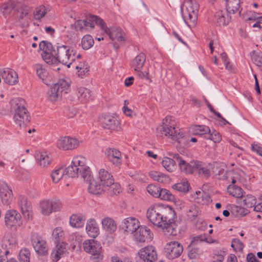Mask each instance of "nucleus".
<instances>
[{
  "instance_id": "f257e3e1",
  "label": "nucleus",
  "mask_w": 262,
  "mask_h": 262,
  "mask_svg": "<svg viewBox=\"0 0 262 262\" xmlns=\"http://www.w3.org/2000/svg\"><path fill=\"white\" fill-rule=\"evenodd\" d=\"M175 212L167 211L162 206L157 204L151 206L147 211V217L153 225L162 228L164 232L169 235L177 234V225L174 221Z\"/></svg>"
},
{
  "instance_id": "f03ea898",
  "label": "nucleus",
  "mask_w": 262,
  "mask_h": 262,
  "mask_svg": "<svg viewBox=\"0 0 262 262\" xmlns=\"http://www.w3.org/2000/svg\"><path fill=\"white\" fill-rule=\"evenodd\" d=\"M66 174L72 178L80 177L83 180H90L91 171L86 165V160L82 156H75L70 165L66 168Z\"/></svg>"
},
{
  "instance_id": "7ed1b4c3",
  "label": "nucleus",
  "mask_w": 262,
  "mask_h": 262,
  "mask_svg": "<svg viewBox=\"0 0 262 262\" xmlns=\"http://www.w3.org/2000/svg\"><path fill=\"white\" fill-rule=\"evenodd\" d=\"M10 103L11 108L14 111V122L20 127L26 126L30 122V117L25 107V100L21 98H15Z\"/></svg>"
},
{
  "instance_id": "20e7f679",
  "label": "nucleus",
  "mask_w": 262,
  "mask_h": 262,
  "mask_svg": "<svg viewBox=\"0 0 262 262\" xmlns=\"http://www.w3.org/2000/svg\"><path fill=\"white\" fill-rule=\"evenodd\" d=\"M157 134L158 136L167 137L176 141L178 140L182 135L176 128L175 121L171 116H166L163 120L162 125L157 128Z\"/></svg>"
},
{
  "instance_id": "39448f33",
  "label": "nucleus",
  "mask_w": 262,
  "mask_h": 262,
  "mask_svg": "<svg viewBox=\"0 0 262 262\" xmlns=\"http://www.w3.org/2000/svg\"><path fill=\"white\" fill-rule=\"evenodd\" d=\"M199 6L195 1L187 0L181 7L182 17L185 23L190 27L195 26L199 11Z\"/></svg>"
},
{
  "instance_id": "423d86ee",
  "label": "nucleus",
  "mask_w": 262,
  "mask_h": 262,
  "mask_svg": "<svg viewBox=\"0 0 262 262\" xmlns=\"http://www.w3.org/2000/svg\"><path fill=\"white\" fill-rule=\"evenodd\" d=\"M53 55L56 57L57 62H61L68 68L75 60V52L68 46L58 43L56 50H53Z\"/></svg>"
},
{
  "instance_id": "0eeeda50",
  "label": "nucleus",
  "mask_w": 262,
  "mask_h": 262,
  "mask_svg": "<svg viewBox=\"0 0 262 262\" xmlns=\"http://www.w3.org/2000/svg\"><path fill=\"white\" fill-rule=\"evenodd\" d=\"M84 251L90 253L91 259L93 262H99L103 258L101 253V246L100 244L94 239L86 240L83 243Z\"/></svg>"
},
{
  "instance_id": "6e6552de",
  "label": "nucleus",
  "mask_w": 262,
  "mask_h": 262,
  "mask_svg": "<svg viewBox=\"0 0 262 262\" xmlns=\"http://www.w3.org/2000/svg\"><path fill=\"white\" fill-rule=\"evenodd\" d=\"M69 87L70 84L68 81L64 79H60L48 92L49 99L52 101H56L63 95L68 93Z\"/></svg>"
},
{
  "instance_id": "1a4fd4ad",
  "label": "nucleus",
  "mask_w": 262,
  "mask_h": 262,
  "mask_svg": "<svg viewBox=\"0 0 262 262\" xmlns=\"http://www.w3.org/2000/svg\"><path fill=\"white\" fill-rule=\"evenodd\" d=\"M212 173L220 180H232V183H236V178L234 176V173L232 170H226L225 164L215 163L212 165Z\"/></svg>"
},
{
  "instance_id": "9d476101",
  "label": "nucleus",
  "mask_w": 262,
  "mask_h": 262,
  "mask_svg": "<svg viewBox=\"0 0 262 262\" xmlns=\"http://www.w3.org/2000/svg\"><path fill=\"white\" fill-rule=\"evenodd\" d=\"M101 23H102V19L100 17L91 15L87 16L85 19L77 20L75 23V27L77 30L82 31L83 30H88L89 28L94 29L95 24L100 27Z\"/></svg>"
},
{
  "instance_id": "9b49d317",
  "label": "nucleus",
  "mask_w": 262,
  "mask_h": 262,
  "mask_svg": "<svg viewBox=\"0 0 262 262\" xmlns=\"http://www.w3.org/2000/svg\"><path fill=\"white\" fill-rule=\"evenodd\" d=\"M100 27L112 40H117L119 42H124L125 40V34L121 28L115 27L108 28L103 19Z\"/></svg>"
},
{
  "instance_id": "f8f14e48",
  "label": "nucleus",
  "mask_w": 262,
  "mask_h": 262,
  "mask_svg": "<svg viewBox=\"0 0 262 262\" xmlns=\"http://www.w3.org/2000/svg\"><path fill=\"white\" fill-rule=\"evenodd\" d=\"M183 250L182 245L178 242L173 241L167 243L164 248L166 256L173 259L179 257Z\"/></svg>"
},
{
  "instance_id": "ddd939ff",
  "label": "nucleus",
  "mask_w": 262,
  "mask_h": 262,
  "mask_svg": "<svg viewBox=\"0 0 262 262\" xmlns=\"http://www.w3.org/2000/svg\"><path fill=\"white\" fill-rule=\"evenodd\" d=\"M81 143L77 139L70 137H63L59 139L57 141V146L62 150H71L78 147Z\"/></svg>"
},
{
  "instance_id": "4468645a",
  "label": "nucleus",
  "mask_w": 262,
  "mask_h": 262,
  "mask_svg": "<svg viewBox=\"0 0 262 262\" xmlns=\"http://www.w3.org/2000/svg\"><path fill=\"white\" fill-rule=\"evenodd\" d=\"M21 215L16 210H8L5 216V225L8 228H16L21 224Z\"/></svg>"
},
{
  "instance_id": "2eb2a0df",
  "label": "nucleus",
  "mask_w": 262,
  "mask_h": 262,
  "mask_svg": "<svg viewBox=\"0 0 262 262\" xmlns=\"http://www.w3.org/2000/svg\"><path fill=\"white\" fill-rule=\"evenodd\" d=\"M0 197L4 205L8 206L12 201L13 194L11 189L6 182L0 180Z\"/></svg>"
},
{
  "instance_id": "dca6fc26",
  "label": "nucleus",
  "mask_w": 262,
  "mask_h": 262,
  "mask_svg": "<svg viewBox=\"0 0 262 262\" xmlns=\"http://www.w3.org/2000/svg\"><path fill=\"white\" fill-rule=\"evenodd\" d=\"M135 232V239L139 243L148 242L152 238L153 234L150 230L145 226H139V227Z\"/></svg>"
},
{
  "instance_id": "f3484780",
  "label": "nucleus",
  "mask_w": 262,
  "mask_h": 262,
  "mask_svg": "<svg viewBox=\"0 0 262 262\" xmlns=\"http://www.w3.org/2000/svg\"><path fill=\"white\" fill-rule=\"evenodd\" d=\"M32 244L35 252L39 255H45L48 254V248L46 242L36 234L32 236Z\"/></svg>"
},
{
  "instance_id": "a211bd4d",
  "label": "nucleus",
  "mask_w": 262,
  "mask_h": 262,
  "mask_svg": "<svg viewBox=\"0 0 262 262\" xmlns=\"http://www.w3.org/2000/svg\"><path fill=\"white\" fill-rule=\"evenodd\" d=\"M138 254L141 259L146 262H154L157 259L155 248L152 246H148L141 249Z\"/></svg>"
},
{
  "instance_id": "6ab92c4d",
  "label": "nucleus",
  "mask_w": 262,
  "mask_h": 262,
  "mask_svg": "<svg viewBox=\"0 0 262 262\" xmlns=\"http://www.w3.org/2000/svg\"><path fill=\"white\" fill-rule=\"evenodd\" d=\"M173 158L176 159L177 164L182 172L187 174H191L195 171L196 161H192L190 163H187L178 154L175 155Z\"/></svg>"
},
{
  "instance_id": "aec40b11",
  "label": "nucleus",
  "mask_w": 262,
  "mask_h": 262,
  "mask_svg": "<svg viewBox=\"0 0 262 262\" xmlns=\"http://www.w3.org/2000/svg\"><path fill=\"white\" fill-rule=\"evenodd\" d=\"M99 120L102 126L105 129L115 130L119 125V121L116 118L109 114L102 115Z\"/></svg>"
},
{
  "instance_id": "412c9836",
  "label": "nucleus",
  "mask_w": 262,
  "mask_h": 262,
  "mask_svg": "<svg viewBox=\"0 0 262 262\" xmlns=\"http://www.w3.org/2000/svg\"><path fill=\"white\" fill-rule=\"evenodd\" d=\"M105 154L107 160L114 165L119 167L122 163V155L121 152L115 148H107Z\"/></svg>"
},
{
  "instance_id": "4be33fe9",
  "label": "nucleus",
  "mask_w": 262,
  "mask_h": 262,
  "mask_svg": "<svg viewBox=\"0 0 262 262\" xmlns=\"http://www.w3.org/2000/svg\"><path fill=\"white\" fill-rule=\"evenodd\" d=\"M139 224L138 220L136 218L129 217L123 220L121 227L127 233L132 234L139 227Z\"/></svg>"
},
{
  "instance_id": "5701e85b",
  "label": "nucleus",
  "mask_w": 262,
  "mask_h": 262,
  "mask_svg": "<svg viewBox=\"0 0 262 262\" xmlns=\"http://www.w3.org/2000/svg\"><path fill=\"white\" fill-rule=\"evenodd\" d=\"M196 167L195 171H196L198 175L205 179L210 177L212 174V165L206 164L200 161H196Z\"/></svg>"
},
{
  "instance_id": "b1692460",
  "label": "nucleus",
  "mask_w": 262,
  "mask_h": 262,
  "mask_svg": "<svg viewBox=\"0 0 262 262\" xmlns=\"http://www.w3.org/2000/svg\"><path fill=\"white\" fill-rule=\"evenodd\" d=\"M84 181L89 183L88 189L89 192L92 194L98 195L107 191V189L103 187V185L98 180L93 179L92 174L90 180H84Z\"/></svg>"
},
{
  "instance_id": "393cba45",
  "label": "nucleus",
  "mask_w": 262,
  "mask_h": 262,
  "mask_svg": "<svg viewBox=\"0 0 262 262\" xmlns=\"http://www.w3.org/2000/svg\"><path fill=\"white\" fill-rule=\"evenodd\" d=\"M97 179L107 190L114 181L113 176L104 168L99 170Z\"/></svg>"
},
{
  "instance_id": "a878e982",
  "label": "nucleus",
  "mask_w": 262,
  "mask_h": 262,
  "mask_svg": "<svg viewBox=\"0 0 262 262\" xmlns=\"http://www.w3.org/2000/svg\"><path fill=\"white\" fill-rule=\"evenodd\" d=\"M67 250L68 245L65 242L57 243L51 254L52 260L54 262L58 261Z\"/></svg>"
},
{
  "instance_id": "bb28decb",
  "label": "nucleus",
  "mask_w": 262,
  "mask_h": 262,
  "mask_svg": "<svg viewBox=\"0 0 262 262\" xmlns=\"http://www.w3.org/2000/svg\"><path fill=\"white\" fill-rule=\"evenodd\" d=\"M227 11H218L214 14V21L216 25L224 26L228 25L231 20Z\"/></svg>"
},
{
  "instance_id": "cd10ccee",
  "label": "nucleus",
  "mask_w": 262,
  "mask_h": 262,
  "mask_svg": "<svg viewBox=\"0 0 262 262\" xmlns=\"http://www.w3.org/2000/svg\"><path fill=\"white\" fill-rule=\"evenodd\" d=\"M1 76L4 81L9 85H13L17 82V74L12 69H4L1 72Z\"/></svg>"
},
{
  "instance_id": "c85d7f7f",
  "label": "nucleus",
  "mask_w": 262,
  "mask_h": 262,
  "mask_svg": "<svg viewBox=\"0 0 262 262\" xmlns=\"http://www.w3.org/2000/svg\"><path fill=\"white\" fill-rule=\"evenodd\" d=\"M18 205L24 217L29 219L31 207L30 203L27 201L26 197L23 195H19L18 198Z\"/></svg>"
},
{
  "instance_id": "c756f323",
  "label": "nucleus",
  "mask_w": 262,
  "mask_h": 262,
  "mask_svg": "<svg viewBox=\"0 0 262 262\" xmlns=\"http://www.w3.org/2000/svg\"><path fill=\"white\" fill-rule=\"evenodd\" d=\"M86 231L91 237L95 238L99 234V228L97 223L94 219H91L87 221Z\"/></svg>"
},
{
  "instance_id": "7c9ffc66",
  "label": "nucleus",
  "mask_w": 262,
  "mask_h": 262,
  "mask_svg": "<svg viewBox=\"0 0 262 262\" xmlns=\"http://www.w3.org/2000/svg\"><path fill=\"white\" fill-rule=\"evenodd\" d=\"M101 224L102 229L108 233H113L117 229V224L112 218L104 217L102 219Z\"/></svg>"
},
{
  "instance_id": "2f4dec72",
  "label": "nucleus",
  "mask_w": 262,
  "mask_h": 262,
  "mask_svg": "<svg viewBox=\"0 0 262 262\" xmlns=\"http://www.w3.org/2000/svg\"><path fill=\"white\" fill-rule=\"evenodd\" d=\"M29 13V8L25 5H21L17 7L13 12V17L15 19L20 21Z\"/></svg>"
},
{
  "instance_id": "473e14b6",
  "label": "nucleus",
  "mask_w": 262,
  "mask_h": 262,
  "mask_svg": "<svg viewBox=\"0 0 262 262\" xmlns=\"http://www.w3.org/2000/svg\"><path fill=\"white\" fill-rule=\"evenodd\" d=\"M77 96L79 102L82 103L89 102L92 99L90 91L84 87H80L77 89Z\"/></svg>"
},
{
  "instance_id": "72a5a7b5",
  "label": "nucleus",
  "mask_w": 262,
  "mask_h": 262,
  "mask_svg": "<svg viewBox=\"0 0 262 262\" xmlns=\"http://www.w3.org/2000/svg\"><path fill=\"white\" fill-rule=\"evenodd\" d=\"M15 3L14 2L9 1L2 4L0 6V12L3 14L4 17L7 18L12 10L15 9Z\"/></svg>"
},
{
  "instance_id": "f704fd0d",
  "label": "nucleus",
  "mask_w": 262,
  "mask_h": 262,
  "mask_svg": "<svg viewBox=\"0 0 262 262\" xmlns=\"http://www.w3.org/2000/svg\"><path fill=\"white\" fill-rule=\"evenodd\" d=\"M226 2L227 11L229 14H234L236 12L241 13L240 0H225Z\"/></svg>"
},
{
  "instance_id": "c9c22d12",
  "label": "nucleus",
  "mask_w": 262,
  "mask_h": 262,
  "mask_svg": "<svg viewBox=\"0 0 262 262\" xmlns=\"http://www.w3.org/2000/svg\"><path fill=\"white\" fill-rule=\"evenodd\" d=\"M36 158L40 166L46 167L52 160L51 157L47 152H41L36 155Z\"/></svg>"
},
{
  "instance_id": "e433bc0d",
  "label": "nucleus",
  "mask_w": 262,
  "mask_h": 262,
  "mask_svg": "<svg viewBox=\"0 0 262 262\" xmlns=\"http://www.w3.org/2000/svg\"><path fill=\"white\" fill-rule=\"evenodd\" d=\"M149 176L152 180L160 183H168L169 181L168 176L159 171H151L149 172Z\"/></svg>"
},
{
  "instance_id": "4c0bfd02",
  "label": "nucleus",
  "mask_w": 262,
  "mask_h": 262,
  "mask_svg": "<svg viewBox=\"0 0 262 262\" xmlns=\"http://www.w3.org/2000/svg\"><path fill=\"white\" fill-rule=\"evenodd\" d=\"M208 126L203 125H195L192 127V132L194 135H199L206 139V136L210 132Z\"/></svg>"
},
{
  "instance_id": "58836bf2",
  "label": "nucleus",
  "mask_w": 262,
  "mask_h": 262,
  "mask_svg": "<svg viewBox=\"0 0 262 262\" xmlns=\"http://www.w3.org/2000/svg\"><path fill=\"white\" fill-rule=\"evenodd\" d=\"M146 57L144 53H141L137 55L132 61V67L134 70L141 69L145 63Z\"/></svg>"
},
{
  "instance_id": "ea45409f",
  "label": "nucleus",
  "mask_w": 262,
  "mask_h": 262,
  "mask_svg": "<svg viewBox=\"0 0 262 262\" xmlns=\"http://www.w3.org/2000/svg\"><path fill=\"white\" fill-rule=\"evenodd\" d=\"M85 218L80 215L73 214L70 219V224L75 228H81L84 225Z\"/></svg>"
},
{
  "instance_id": "a19ab883",
  "label": "nucleus",
  "mask_w": 262,
  "mask_h": 262,
  "mask_svg": "<svg viewBox=\"0 0 262 262\" xmlns=\"http://www.w3.org/2000/svg\"><path fill=\"white\" fill-rule=\"evenodd\" d=\"M161 164L167 171L172 172L176 169L177 162L176 159L174 160L168 157H164Z\"/></svg>"
},
{
  "instance_id": "79ce46f5",
  "label": "nucleus",
  "mask_w": 262,
  "mask_h": 262,
  "mask_svg": "<svg viewBox=\"0 0 262 262\" xmlns=\"http://www.w3.org/2000/svg\"><path fill=\"white\" fill-rule=\"evenodd\" d=\"M227 191L229 194L236 198H242L244 195L243 189L236 185H229L227 188Z\"/></svg>"
},
{
  "instance_id": "37998d69",
  "label": "nucleus",
  "mask_w": 262,
  "mask_h": 262,
  "mask_svg": "<svg viewBox=\"0 0 262 262\" xmlns=\"http://www.w3.org/2000/svg\"><path fill=\"white\" fill-rule=\"evenodd\" d=\"M66 174V168L63 169L62 167H59L55 169L51 174L52 180L54 183H57L61 180L63 177Z\"/></svg>"
},
{
  "instance_id": "c03bdc74",
  "label": "nucleus",
  "mask_w": 262,
  "mask_h": 262,
  "mask_svg": "<svg viewBox=\"0 0 262 262\" xmlns=\"http://www.w3.org/2000/svg\"><path fill=\"white\" fill-rule=\"evenodd\" d=\"M94 43V39L90 35H85L82 38L81 45L82 49L84 50H86L90 49Z\"/></svg>"
},
{
  "instance_id": "a18cd8bd",
  "label": "nucleus",
  "mask_w": 262,
  "mask_h": 262,
  "mask_svg": "<svg viewBox=\"0 0 262 262\" xmlns=\"http://www.w3.org/2000/svg\"><path fill=\"white\" fill-rule=\"evenodd\" d=\"M39 208L42 214L49 215L52 213L49 200H43L40 202Z\"/></svg>"
},
{
  "instance_id": "49530a36",
  "label": "nucleus",
  "mask_w": 262,
  "mask_h": 262,
  "mask_svg": "<svg viewBox=\"0 0 262 262\" xmlns=\"http://www.w3.org/2000/svg\"><path fill=\"white\" fill-rule=\"evenodd\" d=\"M242 198H243V201L244 205L248 208H252L256 204V198L252 194L243 195Z\"/></svg>"
},
{
  "instance_id": "de8ad7c7",
  "label": "nucleus",
  "mask_w": 262,
  "mask_h": 262,
  "mask_svg": "<svg viewBox=\"0 0 262 262\" xmlns=\"http://www.w3.org/2000/svg\"><path fill=\"white\" fill-rule=\"evenodd\" d=\"M160 192V195L158 198L161 200L172 201L175 199L174 195H173L169 190L166 189L161 188Z\"/></svg>"
},
{
  "instance_id": "09e8293b",
  "label": "nucleus",
  "mask_w": 262,
  "mask_h": 262,
  "mask_svg": "<svg viewBox=\"0 0 262 262\" xmlns=\"http://www.w3.org/2000/svg\"><path fill=\"white\" fill-rule=\"evenodd\" d=\"M30 252L27 248L20 250L19 253L18 260L19 262H30Z\"/></svg>"
},
{
  "instance_id": "8fccbe9b",
  "label": "nucleus",
  "mask_w": 262,
  "mask_h": 262,
  "mask_svg": "<svg viewBox=\"0 0 262 262\" xmlns=\"http://www.w3.org/2000/svg\"><path fill=\"white\" fill-rule=\"evenodd\" d=\"M39 48L40 50H42L43 53H50L53 52V47L52 43L47 41H41L39 44Z\"/></svg>"
},
{
  "instance_id": "3c124183",
  "label": "nucleus",
  "mask_w": 262,
  "mask_h": 262,
  "mask_svg": "<svg viewBox=\"0 0 262 262\" xmlns=\"http://www.w3.org/2000/svg\"><path fill=\"white\" fill-rule=\"evenodd\" d=\"M34 68L36 71V74L38 77L44 81L48 74V72L46 70L45 68H43L42 66L40 64H35Z\"/></svg>"
},
{
  "instance_id": "603ef678",
  "label": "nucleus",
  "mask_w": 262,
  "mask_h": 262,
  "mask_svg": "<svg viewBox=\"0 0 262 262\" xmlns=\"http://www.w3.org/2000/svg\"><path fill=\"white\" fill-rule=\"evenodd\" d=\"M206 139H210L214 143H219L221 141L222 137L217 131L210 129V132L206 136Z\"/></svg>"
},
{
  "instance_id": "864d4df0",
  "label": "nucleus",
  "mask_w": 262,
  "mask_h": 262,
  "mask_svg": "<svg viewBox=\"0 0 262 262\" xmlns=\"http://www.w3.org/2000/svg\"><path fill=\"white\" fill-rule=\"evenodd\" d=\"M146 189L147 192L155 198H158L160 195L161 188L157 185L150 184L148 185Z\"/></svg>"
},
{
  "instance_id": "5fc2aeb1",
  "label": "nucleus",
  "mask_w": 262,
  "mask_h": 262,
  "mask_svg": "<svg viewBox=\"0 0 262 262\" xmlns=\"http://www.w3.org/2000/svg\"><path fill=\"white\" fill-rule=\"evenodd\" d=\"M189 186L188 182L184 181L180 183L174 184L173 185L172 188L179 191L186 192L188 191Z\"/></svg>"
},
{
  "instance_id": "6e6d98bb",
  "label": "nucleus",
  "mask_w": 262,
  "mask_h": 262,
  "mask_svg": "<svg viewBox=\"0 0 262 262\" xmlns=\"http://www.w3.org/2000/svg\"><path fill=\"white\" fill-rule=\"evenodd\" d=\"M52 212L58 211L62 207L61 201L57 199H52L49 200Z\"/></svg>"
},
{
  "instance_id": "4d7b16f0",
  "label": "nucleus",
  "mask_w": 262,
  "mask_h": 262,
  "mask_svg": "<svg viewBox=\"0 0 262 262\" xmlns=\"http://www.w3.org/2000/svg\"><path fill=\"white\" fill-rule=\"evenodd\" d=\"M42 57L44 61L49 64H54L57 62L56 57L53 55V52L50 53H43Z\"/></svg>"
},
{
  "instance_id": "13d9d810",
  "label": "nucleus",
  "mask_w": 262,
  "mask_h": 262,
  "mask_svg": "<svg viewBox=\"0 0 262 262\" xmlns=\"http://www.w3.org/2000/svg\"><path fill=\"white\" fill-rule=\"evenodd\" d=\"M63 235V231L60 227H57L53 231L52 236L55 238L56 242L57 243L60 242L62 239Z\"/></svg>"
},
{
  "instance_id": "bf43d9fd",
  "label": "nucleus",
  "mask_w": 262,
  "mask_h": 262,
  "mask_svg": "<svg viewBox=\"0 0 262 262\" xmlns=\"http://www.w3.org/2000/svg\"><path fill=\"white\" fill-rule=\"evenodd\" d=\"M200 214V211L199 210L198 208L195 206H191L188 212H187V216L189 218L191 219H194L196 216H198Z\"/></svg>"
},
{
  "instance_id": "052dcab7",
  "label": "nucleus",
  "mask_w": 262,
  "mask_h": 262,
  "mask_svg": "<svg viewBox=\"0 0 262 262\" xmlns=\"http://www.w3.org/2000/svg\"><path fill=\"white\" fill-rule=\"evenodd\" d=\"M251 57L252 61L254 63L258 66L260 67L262 65V56H260L257 54L255 51H253L251 52Z\"/></svg>"
},
{
  "instance_id": "680f3d73",
  "label": "nucleus",
  "mask_w": 262,
  "mask_h": 262,
  "mask_svg": "<svg viewBox=\"0 0 262 262\" xmlns=\"http://www.w3.org/2000/svg\"><path fill=\"white\" fill-rule=\"evenodd\" d=\"M75 68L77 70V74L79 77L81 78L88 72V68L84 65L83 63H80L78 65L75 66Z\"/></svg>"
},
{
  "instance_id": "e2e57ef3",
  "label": "nucleus",
  "mask_w": 262,
  "mask_h": 262,
  "mask_svg": "<svg viewBox=\"0 0 262 262\" xmlns=\"http://www.w3.org/2000/svg\"><path fill=\"white\" fill-rule=\"evenodd\" d=\"M46 13L45 7L41 6L36 9L34 13V17L35 19L39 20L45 15Z\"/></svg>"
},
{
  "instance_id": "0e129e2a",
  "label": "nucleus",
  "mask_w": 262,
  "mask_h": 262,
  "mask_svg": "<svg viewBox=\"0 0 262 262\" xmlns=\"http://www.w3.org/2000/svg\"><path fill=\"white\" fill-rule=\"evenodd\" d=\"M201 254V250L198 248H191L188 253V256L190 259H195Z\"/></svg>"
},
{
  "instance_id": "69168bd1",
  "label": "nucleus",
  "mask_w": 262,
  "mask_h": 262,
  "mask_svg": "<svg viewBox=\"0 0 262 262\" xmlns=\"http://www.w3.org/2000/svg\"><path fill=\"white\" fill-rule=\"evenodd\" d=\"M207 239L206 235L205 234L198 235L197 236H194L191 242V245H195L198 244L199 243L205 241Z\"/></svg>"
},
{
  "instance_id": "338daca9",
  "label": "nucleus",
  "mask_w": 262,
  "mask_h": 262,
  "mask_svg": "<svg viewBox=\"0 0 262 262\" xmlns=\"http://www.w3.org/2000/svg\"><path fill=\"white\" fill-rule=\"evenodd\" d=\"M231 247L235 250L241 251L243 249L244 245L240 239L234 238L232 240Z\"/></svg>"
},
{
  "instance_id": "774afa93",
  "label": "nucleus",
  "mask_w": 262,
  "mask_h": 262,
  "mask_svg": "<svg viewBox=\"0 0 262 262\" xmlns=\"http://www.w3.org/2000/svg\"><path fill=\"white\" fill-rule=\"evenodd\" d=\"M107 191H108L111 194L116 195L117 194L119 193L120 191V187L117 183H115L114 181L113 184L109 187V189H108Z\"/></svg>"
}]
</instances>
